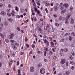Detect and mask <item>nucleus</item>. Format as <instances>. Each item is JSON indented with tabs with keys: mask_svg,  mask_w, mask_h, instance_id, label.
<instances>
[{
	"mask_svg": "<svg viewBox=\"0 0 75 75\" xmlns=\"http://www.w3.org/2000/svg\"><path fill=\"white\" fill-rule=\"evenodd\" d=\"M40 72L42 74H44L45 72V69L44 68H41L40 70Z\"/></svg>",
	"mask_w": 75,
	"mask_h": 75,
	"instance_id": "obj_1",
	"label": "nucleus"
},
{
	"mask_svg": "<svg viewBox=\"0 0 75 75\" xmlns=\"http://www.w3.org/2000/svg\"><path fill=\"white\" fill-rule=\"evenodd\" d=\"M14 34L13 33H11V35L8 36L9 38L10 39H13V37H14Z\"/></svg>",
	"mask_w": 75,
	"mask_h": 75,
	"instance_id": "obj_2",
	"label": "nucleus"
},
{
	"mask_svg": "<svg viewBox=\"0 0 75 75\" xmlns=\"http://www.w3.org/2000/svg\"><path fill=\"white\" fill-rule=\"evenodd\" d=\"M65 61H66L65 59H62L61 60L60 63L61 64H64L65 62Z\"/></svg>",
	"mask_w": 75,
	"mask_h": 75,
	"instance_id": "obj_3",
	"label": "nucleus"
},
{
	"mask_svg": "<svg viewBox=\"0 0 75 75\" xmlns=\"http://www.w3.org/2000/svg\"><path fill=\"white\" fill-rule=\"evenodd\" d=\"M30 71L31 72H34V67H32L30 69Z\"/></svg>",
	"mask_w": 75,
	"mask_h": 75,
	"instance_id": "obj_4",
	"label": "nucleus"
},
{
	"mask_svg": "<svg viewBox=\"0 0 75 75\" xmlns=\"http://www.w3.org/2000/svg\"><path fill=\"white\" fill-rule=\"evenodd\" d=\"M63 7H66V8H68L69 7V5L67 4H64L63 5Z\"/></svg>",
	"mask_w": 75,
	"mask_h": 75,
	"instance_id": "obj_5",
	"label": "nucleus"
},
{
	"mask_svg": "<svg viewBox=\"0 0 75 75\" xmlns=\"http://www.w3.org/2000/svg\"><path fill=\"white\" fill-rule=\"evenodd\" d=\"M1 14L2 16H5L6 15V12L4 11H2L1 13Z\"/></svg>",
	"mask_w": 75,
	"mask_h": 75,
	"instance_id": "obj_6",
	"label": "nucleus"
},
{
	"mask_svg": "<svg viewBox=\"0 0 75 75\" xmlns=\"http://www.w3.org/2000/svg\"><path fill=\"white\" fill-rule=\"evenodd\" d=\"M71 23L72 24H73L74 23V18H71Z\"/></svg>",
	"mask_w": 75,
	"mask_h": 75,
	"instance_id": "obj_7",
	"label": "nucleus"
},
{
	"mask_svg": "<svg viewBox=\"0 0 75 75\" xmlns=\"http://www.w3.org/2000/svg\"><path fill=\"white\" fill-rule=\"evenodd\" d=\"M58 10V8L54 6V11H57Z\"/></svg>",
	"mask_w": 75,
	"mask_h": 75,
	"instance_id": "obj_8",
	"label": "nucleus"
},
{
	"mask_svg": "<svg viewBox=\"0 0 75 75\" xmlns=\"http://www.w3.org/2000/svg\"><path fill=\"white\" fill-rule=\"evenodd\" d=\"M69 10H70V11H72L73 10V7H72V6H71L69 8Z\"/></svg>",
	"mask_w": 75,
	"mask_h": 75,
	"instance_id": "obj_9",
	"label": "nucleus"
},
{
	"mask_svg": "<svg viewBox=\"0 0 75 75\" xmlns=\"http://www.w3.org/2000/svg\"><path fill=\"white\" fill-rule=\"evenodd\" d=\"M13 64V61L12 60L10 61L9 62V66L11 67V64Z\"/></svg>",
	"mask_w": 75,
	"mask_h": 75,
	"instance_id": "obj_10",
	"label": "nucleus"
},
{
	"mask_svg": "<svg viewBox=\"0 0 75 75\" xmlns=\"http://www.w3.org/2000/svg\"><path fill=\"white\" fill-rule=\"evenodd\" d=\"M5 41L7 43H8V42H9V40H8V39H5Z\"/></svg>",
	"mask_w": 75,
	"mask_h": 75,
	"instance_id": "obj_11",
	"label": "nucleus"
},
{
	"mask_svg": "<svg viewBox=\"0 0 75 75\" xmlns=\"http://www.w3.org/2000/svg\"><path fill=\"white\" fill-rule=\"evenodd\" d=\"M70 73V72H69V71H67L66 72V74H67V75H69Z\"/></svg>",
	"mask_w": 75,
	"mask_h": 75,
	"instance_id": "obj_12",
	"label": "nucleus"
},
{
	"mask_svg": "<svg viewBox=\"0 0 75 75\" xmlns=\"http://www.w3.org/2000/svg\"><path fill=\"white\" fill-rule=\"evenodd\" d=\"M41 42H42L43 43V44H45V42H44V39H41Z\"/></svg>",
	"mask_w": 75,
	"mask_h": 75,
	"instance_id": "obj_13",
	"label": "nucleus"
},
{
	"mask_svg": "<svg viewBox=\"0 0 75 75\" xmlns=\"http://www.w3.org/2000/svg\"><path fill=\"white\" fill-rule=\"evenodd\" d=\"M59 19L61 21L62 19V16H61L59 17Z\"/></svg>",
	"mask_w": 75,
	"mask_h": 75,
	"instance_id": "obj_14",
	"label": "nucleus"
},
{
	"mask_svg": "<svg viewBox=\"0 0 75 75\" xmlns=\"http://www.w3.org/2000/svg\"><path fill=\"white\" fill-rule=\"evenodd\" d=\"M49 30L50 31H52V32H54V29H53L52 28H50Z\"/></svg>",
	"mask_w": 75,
	"mask_h": 75,
	"instance_id": "obj_15",
	"label": "nucleus"
},
{
	"mask_svg": "<svg viewBox=\"0 0 75 75\" xmlns=\"http://www.w3.org/2000/svg\"><path fill=\"white\" fill-rule=\"evenodd\" d=\"M7 15L9 17H10V16H11V13H8Z\"/></svg>",
	"mask_w": 75,
	"mask_h": 75,
	"instance_id": "obj_16",
	"label": "nucleus"
},
{
	"mask_svg": "<svg viewBox=\"0 0 75 75\" xmlns=\"http://www.w3.org/2000/svg\"><path fill=\"white\" fill-rule=\"evenodd\" d=\"M13 49H14V50H16L17 49V47H16L15 46H14L13 47Z\"/></svg>",
	"mask_w": 75,
	"mask_h": 75,
	"instance_id": "obj_17",
	"label": "nucleus"
},
{
	"mask_svg": "<svg viewBox=\"0 0 75 75\" xmlns=\"http://www.w3.org/2000/svg\"><path fill=\"white\" fill-rule=\"evenodd\" d=\"M21 13H24V11H25V10H24V9H23L22 10H21Z\"/></svg>",
	"mask_w": 75,
	"mask_h": 75,
	"instance_id": "obj_18",
	"label": "nucleus"
},
{
	"mask_svg": "<svg viewBox=\"0 0 75 75\" xmlns=\"http://www.w3.org/2000/svg\"><path fill=\"white\" fill-rule=\"evenodd\" d=\"M69 40L70 41H72V37H71V36L69 37Z\"/></svg>",
	"mask_w": 75,
	"mask_h": 75,
	"instance_id": "obj_19",
	"label": "nucleus"
},
{
	"mask_svg": "<svg viewBox=\"0 0 75 75\" xmlns=\"http://www.w3.org/2000/svg\"><path fill=\"white\" fill-rule=\"evenodd\" d=\"M51 47H54V43L52 42H51Z\"/></svg>",
	"mask_w": 75,
	"mask_h": 75,
	"instance_id": "obj_20",
	"label": "nucleus"
},
{
	"mask_svg": "<svg viewBox=\"0 0 75 75\" xmlns=\"http://www.w3.org/2000/svg\"><path fill=\"white\" fill-rule=\"evenodd\" d=\"M55 25L57 26V27H58L59 26V24L57 23H55Z\"/></svg>",
	"mask_w": 75,
	"mask_h": 75,
	"instance_id": "obj_21",
	"label": "nucleus"
},
{
	"mask_svg": "<svg viewBox=\"0 0 75 75\" xmlns=\"http://www.w3.org/2000/svg\"><path fill=\"white\" fill-rule=\"evenodd\" d=\"M8 20L10 22H12V21H13V19H11V18H9Z\"/></svg>",
	"mask_w": 75,
	"mask_h": 75,
	"instance_id": "obj_22",
	"label": "nucleus"
},
{
	"mask_svg": "<svg viewBox=\"0 0 75 75\" xmlns=\"http://www.w3.org/2000/svg\"><path fill=\"white\" fill-rule=\"evenodd\" d=\"M17 30H18L19 31H20V28H19L18 27H17L16 28Z\"/></svg>",
	"mask_w": 75,
	"mask_h": 75,
	"instance_id": "obj_23",
	"label": "nucleus"
},
{
	"mask_svg": "<svg viewBox=\"0 0 75 75\" xmlns=\"http://www.w3.org/2000/svg\"><path fill=\"white\" fill-rule=\"evenodd\" d=\"M71 34H72V35H74V37H75V32H72L71 33Z\"/></svg>",
	"mask_w": 75,
	"mask_h": 75,
	"instance_id": "obj_24",
	"label": "nucleus"
},
{
	"mask_svg": "<svg viewBox=\"0 0 75 75\" xmlns=\"http://www.w3.org/2000/svg\"><path fill=\"white\" fill-rule=\"evenodd\" d=\"M41 64H38V67L39 68H40L41 67Z\"/></svg>",
	"mask_w": 75,
	"mask_h": 75,
	"instance_id": "obj_25",
	"label": "nucleus"
},
{
	"mask_svg": "<svg viewBox=\"0 0 75 75\" xmlns=\"http://www.w3.org/2000/svg\"><path fill=\"white\" fill-rule=\"evenodd\" d=\"M34 19L35 20V21H37V18H36V17H34Z\"/></svg>",
	"mask_w": 75,
	"mask_h": 75,
	"instance_id": "obj_26",
	"label": "nucleus"
},
{
	"mask_svg": "<svg viewBox=\"0 0 75 75\" xmlns=\"http://www.w3.org/2000/svg\"><path fill=\"white\" fill-rule=\"evenodd\" d=\"M62 11H63V13H65L66 12V11H67V10L64 9V10H62Z\"/></svg>",
	"mask_w": 75,
	"mask_h": 75,
	"instance_id": "obj_27",
	"label": "nucleus"
},
{
	"mask_svg": "<svg viewBox=\"0 0 75 75\" xmlns=\"http://www.w3.org/2000/svg\"><path fill=\"white\" fill-rule=\"evenodd\" d=\"M60 9H61V10H63V9H64V7H62V6H60Z\"/></svg>",
	"mask_w": 75,
	"mask_h": 75,
	"instance_id": "obj_28",
	"label": "nucleus"
},
{
	"mask_svg": "<svg viewBox=\"0 0 75 75\" xmlns=\"http://www.w3.org/2000/svg\"><path fill=\"white\" fill-rule=\"evenodd\" d=\"M49 53L50 55H52V51H51L49 52Z\"/></svg>",
	"mask_w": 75,
	"mask_h": 75,
	"instance_id": "obj_29",
	"label": "nucleus"
},
{
	"mask_svg": "<svg viewBox=\"0 0 75 75\" xmlns=\"http://www.w3.org/2000/svg\"><path fill=\"white\" fill-rule=\"evenodd\" d=\"M44 28L45 30H47V26H44Z\"/></svg>",
	"mask_w": 75,
	"mask_h": 75,
	"instance_id": "obj_30",
	"label": "nucleus"
},
{
	"mask_svg": "<svg viewBox=\"0 0 75 75\" xmlns=\"http://www.w3.org/2000/svg\"><path fill=\"white\" fill-rule=\"evenodd\" d=\"M0 36H1V37H4V35H3V34H2V33H1L0 34Z\"/></svg>",
	"mask_w": 75,
	"mask_h": 75,
	"instance_id": "obj_31",
	"label": "nucleus"
},
{
	"mask_svg": "<svg viewBox=\"0 0 75 75\" xmlns=\"http://www.w3.org/2000/svg\"><path fill=\"white\" fill-rule=\"evenodd\" d=\"M70 59H71V60H72V59L73 58H72V55H70Z\"/></svg>",
	"mask_w": 75,
	"mask_h": 75,
	"instance_id": "obj_32",
	"label": "nucleus"
},
{
	"mask_svg": "<svg viewBox=\"0 0 75 75\" xmlns=\"http://www.w3.org/2000/svg\"><path fill=\"white\" fill-rule=\"evenodd\" d=\"M66 67H67V66H68V62H67L66 63Z\"/></svg>",
	"mask_w": 75,
	"mask_h": 75,
	"instance_id": "obj_33",
	"label": "nucleus"
},
{
	"mask_svg": "<svg viewBox=\"0 0 75 75\" xmlns=\"http://www.w3.org/2000/svg\"><path fill=\"white\" fill-rule=\"evenodd\" d=\"M44 42L45 43H48V41H47V40L45 39V40H44Z\"/></svg>",
	"mask_w": 75,
	"mask_h": 75,
	"instance_id": "obj_34",
	"label": "nucleus"
},
{
	"mask_svg": "<svg viewBox=\"0 0 75 75\" xmlns=\"http://www.w3.org/2000/svg\"><path fill=\"white\" fill-rule=\"evenodd\" d=\"M68 21L67 20L65 22V23L67 24H68Z\"/></svg>",
	"mask_w": 75,
	"mask_h": 75,
	"instance_id": "obj_35",
	"label": "nucleus"
},
{
	"mask_svg": "<svg viewBox=\"0 0 75 75\" xmlns=\"http://www.w3.org/2000/svg\"><path fill=\"white\" fill-rule=\"evenodd\" d=\"M20 64V62L19 61H18L17 63V65H19V64Z\"/></svg>",
	"mask_w": 75,
	"mask_h": 75,
	"instance_id": "obj_36",
	"label": "nucleus"
},
{
	"mask_svg": "<svg viewBox=\"0 0 75 75\" xmlns=\"http://www.w3.org/2000/svg\"><path fill=\"white\" fill-rule=\"evenodd\" d=\"M42 24L43 25H45V22H43L42 23Z\"/></svg>",
	"mask_w": 75,
	"mask_h": 75,
	"instance_id": "obj_37",
	"label": "nucleus"
},
{
	"mask_svg": "<svg viewBox=\"0 0 75 75\" xmlns=\"http://www.w3.org/2000/svg\"><path fill=\"white\" fill-rule=\"evenodd\" d=\"M44 61H45V62H47L48 61L47 60V59H44Z\"/></svg>",
	"mask_w": 75,
	"mask_h": 75,
	"instance_id": "obj_38",
	"label": "nucleus"
},
{
	"mask_svg": "<svg viewBox=\"0 0 75 75\" xmlns=\"http://www.w3.org/2000/svg\"><path fill=\"white\" fill-rule=\"evenodd\" d=\"M53 58L54 59H57V57H55V56H54V57H53Z\"/></svg>",
	"mask_w": 75,
	"mask_h": 75,
	"instance_id": "obj_39",
	"label": "nucleus"
},
{
	"mask_svg": "<svg viewBox=\"0 0 75 75\" xmlns=\"http://www.w3.org/2000/svg\"><path fill=\"white\" fill-rule=\"evenodd\" d=\"M25 41L26 42L27 41V38H25Z\"/></svg>",
	"mask_w": 75,
	"mask_h": 75,
	"instance_id": "obj_40",
	"label": "nucleus"
},
{
	"mask_svg": "<svg viewBox=\"0 0 75 75\" xmlns=\"http://www.w3.org/2000/svg\"><path fill=\"white\" fill-rule=\"evenodd\" d=\"M16 11H18V7H17V6L16 7Z\"/></svg>",
	"mask_w": 75,
	"mask_h": 75,
	"instance_id": "obj_41",
	"label": "nucleus"
},
{
	"mask_svg": "<svg viewBox=\"0 0 75 75\" xmlns=\"http://www.w3.org/2000/svg\"><path fill=\"white\" fill-rule=\"evenodd\" d=\"M8 7H9L10 8H11V5H10V4H8Z\"/></svg>",
	"mask_w": 75,
	"mask_h": 75,
	"instance_id": "obj_42",
	"label": "nucleus"
},
{
	"mask_svg": "<svg viewBox=\"0 0 75 75\" xmlns=\"http://www.w3.org/2000/svg\"><path fill=\"white\" fill-rule=\"evenodd\" d=\"M70 64H72V65H73V64H74L73 62L72 61H71L70 62Z\"/></svg>",
	"mask_w": 75,
	"mask_h": 75,
	"instance_id": "obj_43",
	"label": "nucleus"
},
{
	"mask_svg": "<svg viewBox=\"0 0 75 75\" xmlns=\"http://www.w3.org/2000/svg\"><path fill=\"white\" fill-rule=\"evenodd\" d=\"M45 10L47 13H48V10H47V8H46L45 9Z\"/></svg>",
	"mask_w": 75,
	"mask_h": 75,
	"instance_id": "obj_44",
	"label": "nucleus"
},
{
	"mask_svg": "<svg viewBox=\"0 0 75 75\" xmlns=\"http://www.w3.org/2000/svg\"><path fill=\"white\" fill-rule=\"evenodd\" d=\"M49 4H49V3H46L45 4V6H48V5H49Z\"/></svg>",
	"mask_w": 75,
	"mask_h": 75,
	"instance_id": "obj_45",
	"label": "nucleus"
},
{
	"mask_svg": "<svg viewBox=\"0 0 75 75\" xmlns=\"http://www.w3.org/2000/svg\"><path fill=\"white\" fill-rule=\"evenodd\" d=\"M48 42V43H46V44H47V47L49 46V42Z\"/></svg>",
	"mask_w": 75,
	"mask_h": 75,
	"instance_id": "obj_46",
	"label": "nucleus"
},
{
	"mask_svg": "<svg viewBox=\"0 0 75 75\" xmlns=\"http://www.w3.org/2000/svg\"><path fill=\"white\" fill-rule=\"evenodd\" d=\"M32 48H34V47H35V45H32Z\"/></svg>",
	"mask_w": 75,
	"mask_h": 75,
	"instance_id": "obj_47",
	"label": "nucleus"
},
{
	"mask_svg": "<svg viewBox=\"0 0 75 75\" xmlns=\"http://www.w3.org/2000/svg\"><path fill=\"white\" fill-rule=\"evenodd\" d=\"M40 26V25L38 24H37V28H38L39 27V26Z\"/></svg>",
	"mask_w": 75,
	"mask_h": 75,
	"instance_id": "obj_48",
	"label": "nucleus"
},
{
	"mask_svg": "<svg viewBox=\"0 0 75 75\" xmlns=\"http://www.w3.org/2000/svg\"><path fill=\"white\" fill-rule=\"evenodd\" d=\"M18 18H19L20 17V16L19 15H17L16 16Z\"/></svg>",
	"mask_w": 75,
	"mask_h": 75,
	"instance_id": "obj_49",
	"label": "nucleus"
},
{
	"mask_svg": "<svg viewBox=\"0 0 75 75\" xmlns=\"http://www.w3.org/2000/svg\"><path fill=\"white\" fill-rule=\"evenodd\" d=\"M12 56L13 57H15V54H12Z\"/></svg>",
	"mask_w": 75,
	"mask_h": 75,
	"instance_id": "obj_50",
	"label": "nucleus"
},
{
	"mask_svg": "<svg viewBox=\"0 0 75 75\" xmlns=\"http://www.w3.org/2000/svg\"><path fill=\"white\" fill-rule=\"evenodd\" d=\"M0 7H3V4H0Z\"/></svg>",
	"mask_w": 75,
	"mask_h": 75,
	"instance_id": "obj_51",
	"label": "nucleus"
},
{
	"mask_svg": "<svg viewBox=\"0 0 75 75\" xmlns=\"http://www.w3.org/2000/svg\"><path fill=\"white\" fill-rule=\"evenodd\" d=\"M44 55L45 56H46V51H45V53H44Z\"/></svg>",
	"mask_w": 75,
	"mask_h": 75,
	"instance_id": "obj_52",
	"label": "nucleus"
},
{
	"mask_svg": "<svg viewBox=\"0 0 75 75\" xmlns=\"http://www.w3.org/2000/svg\"><path fill=\"white\" fill-rule=\"evenodd\" d=\"M10 11V9H7V10L6 11L7 12H8H8H9Z\"/></svg>",
	"mask_w": 75,
	"mask_h": 75,
	"instance_id": "obj_53",
	"label": "nucleus"
},
{
	"mask_svg": "<svg viewBox=\"0 0 75 75\" xmlns=\"http://www.w3.org/2000/svg\"><path fill=\"white\" fill-rule=\"evenodd\" d=\"M64 12H63V11H62L61 12V14H64Z\"/></svg>",
	"mask_w": 75,
	"mask_h": 75,
	"instance_id": "obj_54",
	"label": "nucleus"
},
{
	"mask_svg": "<svg viewBox=\"0 0 75 75\" xmlns=\"http://www.w3.org/2000/svg\"><path fill=\"white\" fill-rule=\"evenodd\" d=\"M26 46L27 48H29V45L28 44H26Z\"/></svg>",
	"mask_w": 75,
	"mask_h": 75,
	"instance_id": "obj_55",
	"label": "nucleus"
},
{
	"mask_svg": "<svg viewBox=\"0 0 75 75\" xmlns=\"http://www.w3.org/2000/svg\"><path fill=\"white\" fill-rule=\"evenodd\" d=\"M60 55L61 56H64V54L62 53H60Z\"/></svg>",
	"mask_w": 75,
	"mask_h": 75,
	"instance_id": "obj_56",
	"label": "nucleus"
},
{
	"mask_svg": "<svg viewBox=\"0 0 75 75\" xmlns=\"http://www.w3.org/2000/svg\"><path fill=\"white\" fill-rule=\"evenodd\" d=\"M40 13V11L38 10L37 12L38 14H39Z\"/></svg>",
	"mask_w": 75,
	"mask_h": 75,
	"instance_id": "obj_57",
	"label": "nucleus"
},
{
	"mask_svg": "<svg viewBox=\"0 0 75 75\" xmlns=\"http://www.w3.org/2000/svg\"><path fill=\"white\" fill-rule=\"evenodd\" d=\"M15 45H17V46H18L19 44H18V43H15Z\"/></svg>",
	"mask_w": 75,
	"mask_h": 75,
	"instance_id": "obj_58",
	"label": "nucleus"
},
{
	"mask_svg": "<svg viewBox=\"0 0 75 75\" xmlns=\"http://www.w3.org/2000/svg\"><path fill=\"white\" fill-rule=\"evenodd\" d=\"M13 70L14 71H16V70H15V66H14L13 67Z\"/></svg>",
	"mask_w": 75,
	"mask_h": 75,
	"instance_id": "obj_59",
	"label": "nucleus"
},
{
	"mask_svg": "<svg viewBox=\"0 0 75 75\" xmlns=\"http://www.w3.org/2000/svg\"><path fill=\"white\" fill-rule=\"evenodd\" d=\"M18 73H20L21 71H20V69H19L18 70Z\"/></svg>",
	"mask_w": 75,
	"mask_h": 75,
	"instance_id": "obj_60",
	"label": "nucleus"
},
{
	"mask_svg": "<svg viewBox=\"0 0 75 75\" xmlns=\"http://www.w3.org/2000/svg\"><path fill=\"white\" fill-rule=\"evenodd\" d=\"M22 17V18H23V15H20V17Z\"/></svg>",
	"mask_w": 75,
	"mask_h": 75,
	"instance_id": "obj_61",
	"label": "nucleus"
},
{
	"mask_svg": "<svg viewBox=\"0 0 75 75\" xmlns=\"http://www.w3.org/2000/svg\"><path fill=\"white\" fill-rule=\"evenodd\" d=\"M74 66H72L71 67V69L73 70L74 69Z\"/></svg>",
	"mask_w": 75,
	"mask_h": 75,
	"instance_id": "obj_62",
	"label": "nucleus"
},
{
	"mask_svg": "<svg viewBox=\"0 0 75 75\" xmlns=\"http://www.w3.org/2000/svg\"><path fill=\"white\" fill-rule=\"evenodd\" d=\"M47 1H45L43 3H44V4H45V3H47Z\"/></svg>",
	"mask_w": 75,
	"mask_h": 75,
	"instance_id": "obj_63",
	"label": "nucleus"
},
{
	"mask_svg": "<svg viewBox=\"0 0 75 75\" xmlns=\"http://www.w3.org/2000/svg\"><path fill=\"white\" fill-rule=\"evenodd\" d=\"M53 16H54V17L55 18L57 17V15H54Z\"/></svg>",
	"mask_w": 75,
	"mask_h": 75,
	"instance_id": "obj_64",
	"label": "nucleus"
}]
</instances>
